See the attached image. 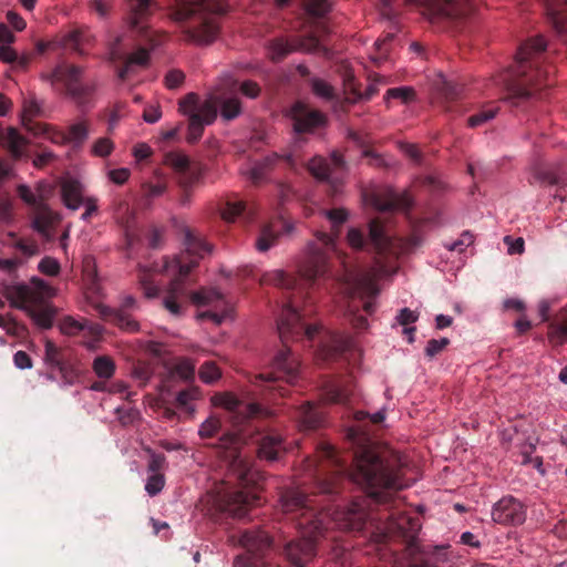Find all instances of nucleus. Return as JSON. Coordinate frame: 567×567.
<instances>
[{"label":"nucleus","instance_id":"41","mask_svg":"<svg viewBox=\"0 0 567 567\" xmlns=\"http://www.w3.org/2000/svg\"><path fill=\"white\" fill-rule=\"evenodd\" d=\"M89 135V127L85 123H75L69 126L66 134H59L63 141L80 146L84 143Z\"/></svg>","mask_w":567,"mask_h":567},{"label":"nucleus","instance_id":"26","mask_svg":"<svg viewBox=\"0 0 567 567\" xmlns=\"http://www.w3.org/2000/svg\"><path fill=\"white\" fill-rule=\"evenodd\" d=\"M216 120V105L213 102L202 103V114L192 115L188 118V133L186 140L194 144L198 142L204 133L205 125L212 124Z\"/></svg>","mask_w":567,"mask_h":567},{"label":"nucleus","instance_id":"50","mask_svg":"<svg viewBox=\"0 0 567 567\" xmlns=\"http://www.w3.org/2000/svg\"><path fill=\"white\" fill-rule=\"evenodd\" d=\"M13 247L22 254L24 260L40 254L39 245L34 239L18 238Z\"/></svg>","mask_w":567,"mask_h":567},{"label":"nucleus","instance_id":"34","mask_svg":"<svg viewBox=\"0 0 567 567\" xmlns=\"http://www.w3.org/2000/svg\"><path fill=\"white\" fill-rule=\"evenodd\" d=\"M379 89L378 85L372 83L367 86L364 92L362 93L355 82L352 74H348L346 79V101L350 104H353L360 100H370L372 96H374L378 93Z\"/></svg>","mask_w":567,"mask_h":567},{"label":"nucleus","instance_id":"58","mask_svg":"<svg viewBox=\"0 0 567 567\" xmlns=\"http://www.w3.org/2000/svg\"><path fill=\"white\" fill-rule=\"evenodd\" d=\"M239 92L248 99H257L261 93L260 85L252 80H245L241 83L237 82Z\"/></svg>","mask_w":567,"mask_h":567},{"label":"nucleus","instance_id":"23","mask_svg":"<svg viewBox=\"0 0 567 567\" xmlns=\"http://www.w3.org/2000/svg\"><path fill=\"white\" fill-rule=\"evenodd\" d=\"M120 38H116L115 41H113L110 44L109 48V60L113 63L123 61V66L118 69L117 76L120 80L124 81L128 78L130 73L133 70L134 65L144 66L148 62V51L145 49H138L136 52L125 55L120 50Z\"/></svg>","mask_w":567,"mask_h":567},{"label":"nucleus","instance_id":"18","mask_svg":"<svg viewBox=\"0 0 567 567\" xmlns=\"http://www.w3.org/2000/svg\"><path fill=\"white\" fill-rule=\"evenodd\" d=\"M491 515L496 524L518 526L526 520L527 506L520 499L506 495L493 505Z\"/></svg>","mask_w":567,"mask_h":567},{"label":"nucleus","instance_id":"22","mask_svg":"<svg viewBox=\"0 0 567 567\" xmlns=\"http://www.w3.org/2000/svg\"><path fill=\"white\" fill-rule=\"evenodd\" d=\"M251 439L260 460L278 461L287 451L284 437L272 430H257Z\"/></svg>","mask_w":567,"mask_h":567},{"label":"nucleus","instance_id":"5","mask_svg":"<svg viewBox=\"0 0 567 567\" xmlns=\"http://www.w3.org/2000/svg\"><path fill=\"white\" fill-rule=\"evenodd\" d=\"M546 50V41L542 37L528 40L518 48L515 63L503 75L507 95L514 105L529 100L534 91L542 86H550L554 74L551 65H544L542 53Z\"/></svg>","mask_w":567,"mask_h":567},{"label":"nucleus","instance_id":"44","mask_svg":"<svg viewBox=\"0 0 567 567\" xmlns=\"http://www.w3.org/2000/svg\"><path fill=\"white\" fill-rule=\"evenodd\" d=\"M421 567H452L449 559V547H436Z\"/></svg>","mask_w":567,"mask_h":567},{"label":"nucleus","instance_id":"36","mask_svg":"<svg viewBox=\"0 0 567 567\" xmlns=\"http://www.w3.org/2000/svg\"><path fill=\"white\" fill-rule=\"evenodd\" d=\"M61 196L64 205L76 210L82 204L81 186L76 181H66L61 186Z\"/></svg>","mask_w":567,"mask_h":567},{"label":"nucleus","instance_id":"33","mask_svg":"<svg viewBox=\"0 0 567 567\" xmlns=\"http://www.w3.org/2000/svg\"><path fill=\"white\" fill-rule=\"evenodd\" d=\"M189 299L198 307L210 306L214 309H221L225 305L223 295L216 289L203 288L196 292H192Z\"/></svg>","mask_w":567,"mask_h":567},{"label":"nucleus","instance_id":"17","mask_svg":"<svg viewBox=\"0 0 567 567\" xmlns=\"http://www.w3.org/2000/svg\"><path fill=\"white\" fill-rule=\"evenodd\" d=\"M346 162L343 155L337 151L331 154L329 162L322 157H313L308 163V171L317 179L329 184V192L332 196L337 195L341 186V179L337 176V172L343 171Z\"/></svg>","mask_w":567,"mask_h":567},{"label":"nucleus","instance_id":"21","mask_svg":"<svg viewBox=\"0 0 567 567\" xmlns=\"http://www.w3.org/2000/svg\"><path fill=\"white\" fill-rule=\"evenodd\" d=\"M237 86V81L227 78L217 87L216 92L205 102H213L216 105V112L218 107L220 110V116L225 121H231L241 114L243 107L241 102L237 96H228L231 94Z\"/></svg>","mask_w":567,"mask_h":567},{"label":"nucleus","instance_id":"53","mask_svg":"<svg viewBox=\"0 0 567 567\" xmlns=\"http://www.w3.org/2000/svg\"><path fill=\"white\" fill-rule=\"evenodd\" d=\"M245 210V204L241 200H228L220 210L221 218L226 221H234L236 217Z\"/></svg>","mask_w":567,"mask_h":567},{"label":"nucleus","instance_id":"40","mask_svg":"<svg viewBox=\"0 0 567 567\" xmlns=\"http://www.w3.org/2000/svg\"><path fill=\"white\" fill-rule=\"evenodd\" d=\"M4 142L13 157L19 158L28 144L27 138L17 128L10 127L4 136Z\"/></svg>","mask_w":567,"mask_h":567},{"label":"nucleus","instance_id":"48","mask_svg":"<svg viewBox=\"0 0 567 567\" xmlns=\"http://www.w3.org/2000/svg\"><path fill=\"white\" fill-rule=\"evenodd\" d=\"M44 361L56 369L65 362L62 358L61 348L56 347L51 340H47L44 344Z\"/></svg>","mask_w":567,"mask_h":567},{"label":"nucleus","instance_id":"14","mask_svg":"<svg viewBox=\"0 0 567 567\" xmlns=\"http://www.w3.org/2000/svg\"><path fill=\"white\" fill-rule=\"evenodd\" d=\"M240 544L246 548V554L236 557L234 567H265L264 556L271 547V538L267 532L245 530L240 537Z\"/></svg>","mask_w":567,"mask_h":567},{"label":"nucleus","instance_id":"10","mask_svg":"<svg viewBox=\"0 0 567 567\" xmlns=\"http://www.w3.org/2000/svg\"><path fill=\"white\" fill-rule=\"evenodd\" d=\"M83 70L73 64H59L51 72L42 75V79L51 82L54 86L62 83L65 94L78 105L84 106L94 92V85L82 82Z\"/></svg>","mask_w":567,"mask_h":567},{"label":"nucleus","instance_id":"47","mask_svg":"<svg viewBox=\"0 0 567 567\" xmlns=\"http://www.w3.org/2000/svg\"><path fill=\"white\" fill-rule=\"evenodd\" d=\"M195 362L190 359H181L172 369V374L177 375L184 381H192L195 378Z\"/></svg>","mask_w":567,"mask_h":567},{"label":"nucleus","instance_id":"51","mask_svg":"<svg viewBox=\"0 0 567 567\" xmlns=\"http://www.w3.org/2000/svg\"><path fill=\"white\" fill-rule=\"evenodd\" d=\"M59 328L63 334L76 336L78 333L86 329V324L85 322L75 320L71 316H66L61 319Z\"/></svg>","mask_w":567,"mask_h":567},{"label":"nucleus","instance_id":"45","mask_svg":"<svg viewBox=\"0 0 567 567\" xmlns=\"http://www.w3.org/2000/svg\"><path fill=\"white\" fill-rule=\"evenodd\" d=\"M179 112L187 116L202 114V104L199 103L198 95L195 93H188L179 101Z\"/></svg>","mask_w":567,"mask_h":567},{"label":"nucleus","instance_id":"39","mask_svg":"<svg viewBox=\"0 0 567 567\" xmlns=\"http://www.w3.org/2000/svg\"><path fill=\"white\" fill-rule=\"evenodd\" d=\"M18 194L20 198L31 206L33 209L40 204L44 203L48 198V194L45 190V186L42 184H39L37 194H34L31 188L27 185H20L18 187Z\"/></svg>","mask_w":567,"mask_h":567},{"label":"nucleus","instance_id":"49","mask_svg":"<svg viewBox=\"0 0 567 567\" xmlns=\"http://www.w3.org/2000/svg\"><path fill=\"white\" fill-rule=\"evenodd\" d=\"M311 90L315 95L324 99V100H333L334 99V89L331 84L321 80L319 78H311L309 80Z\"/></svg>","mask_w":567,"mask_h":567},{"label":"nucleus","instance_id":"32","mask_svg":"<svg viewBox=\"0 0 567 567\" xmlns=\"http://www.w3.org/2000/svg\"><path fill=\"white\" fill-rule=\"evenodd\" d=\"M547 11L553 28L567 40V0H551Z\"/></svg>","mask_w":567,"mask_h":567},{"label":"nucleus","instance_id":"25","mask_svg":"<svg viewBox=\"0 0 567 567\" xmlns=\"http://www.w3.org/2000/svg\"><path fill=\"white\" fill-rule=\"evenodd\" d=\"M371 203L380 212L406 210L412 204L408 193H398L393 189L373 194Z\"/></svg>","mask_w":567,"mask_h":567},{"label":"nucleus","instance_id":"35","mask_svg":"<svg viewBox=\"0 0 567 567\" xmlns=\"http://www.w3.org/2000/svg\"><path fill=\"white\" fill-rule=\"evenodd\" d=\"M92 41L89 30L75 29L63 37V45L76 51L79 54L85 53V47Z\"/></svg>","mask_w":567,"mask_h":567},{"label":"nucleus","instance_id":"38","mask_svg":"<svg viewBox=\"0 0 567 567\" xmlns=\"http://www.w3.org/2000/svg\"><path fill=\"white\" fill-rule=\"evenodd\" d=\"M534 177L542 183L559 186V188L556 190L554 197L558 198L560 202L566 200L567 192H566L565 187L560 186L564 184V179L561 176H559L558 174H556L553 171L538 169L535 173Z\"/></svg>","mask_w":567,"mask_h":567},{"label":"nucleus","instance_id":"30","mask_svg":"<svg viewBox=\"0 0 567 567\" xmlns=\"http://www.w3.org/2000/svg\"><path fill=\"white\" fill-rule=\"evenodd\" d=\"M281 159L286 161L290 167L296 166V161L291 154L281 156V155L274 153L269 156H266L261 161L256 162L254 164V166L250 168V179L252 181V183L254 184L261 183L266 178L267 174Z\"/></svg>","mask_w":567,"mask_h":567},{"label":"nucleus","instance_id":"12","mask_svg":"<svg viewBox=\"0 0 567 567\" xmlns=\"http://www.w3.org/2000/svg\"><path fill=\"white\" fill-rule=\"evenodd\" d=\"M431 21L462 19L474 12L475 0H406Z\"/></svg>","mask_w":567,"mask_h":567},{"label":"nucleus","instance_id":"55","mask_svg":"<svg viewBox=\"0 0 567 567\" xmlns=\"http://www.w3.org/2000/svg\"><path fill=\"white\" fill-rule=\"evenodd\" d=\"M165 485V477L163 473H155L151 474L147 477L146 484H145V491L150 496L157 495Z\"/></svg>","mask_w":567,"mask_h":567},{"label":"nucleus","instance_id":"7","mask_svg":"<svg viewBox=\"0 0 567 567\" xmlns=\"http://www.w3.org/2000/svg\"><path fill=\"white\" fill-rule=\"evenodd\" d=\"M51 293V287L41 278L33 277L31 286L27 284L9 285L4 296L11 307L23 310L41 329L48 330L53 326L55 309L50 306L37 307Z\"/></svg>","mask_w":567,"mask_h":567},{"label":"nucleus","instance_id":"16","mask_svg":"<svg viewBox=\"0 0 567 567\" xmlns=\"http://www.w3.org/2000/svg\"><path fill=\"white\" fill-rule=\"evenodd\" d=\"M137 308V301L132 296H125L122 299L120 307L116 309L104 305H99L96 307L97 312L102 319L128 333H135L140 331V323L132 316V311L136 310Z\"/></svg>","mask_w":567,"mask_h":567},{"label":"nucleus","instance_id":"4","mask_svg":"<svg viewBox=\"0 0 567 567\" xmlns=\"http://www.w3.org/2000/svg\"><path fill=\"white\" fill-rule=\"evenodd\" d=\"M218 446L221 457L228 463L230 475L241 488L224 487L208 492L202 499L203 511L215 522L241 518L258 504L260 497L256 492L264 480V474L255 468L243 453L241 435L226 433L219 439Z\"/></svg>","mask_w":567,"mask_h":567},{"label":"nucleus","instance_id":"56","mask_svg":"<svg viewBox=\"0 0 567 567\" xmlns=\"http://www.w3.org/2000/svg\"><path fill=\"white\" fill-rule=\"evenodd\" d=\"M140 282L146 298H154L158 295L159 288L155 285L151 272L141 271Z\"/></svg>","mask_w":567,"mask_h":567},{"label":"nucleus","instance_id":"13","mask_svg":"<svg viewBox=\"0 0 567 567\" xmlns=\"http://www.w3.org/2000/svg\"><path fill=\"white\" fill-rule=\"evenodd\" d=\"M348 241L355 249L367 248L375 251L381 257H388L395 254L393 240L385 234L382 223L379 219H372L369 224V236L364 237L362 231L352 228L348 233Z\"/></svg>","mask_w":567,"mask_h":567},{"label":"nucleus","instance_id":"1","mask_svg":"<svg viewBox=\"0 0 567 567\" xmlns=\"http://www.w3.org/2000/svg\"><path fill=\"white\" fill-rule=\"evenodd\" d=\"M326 214L332 224V234L324 231L316 234V240L308 244L306 254L297 266V277L276 269L265 272L260 278L262 285H274L291 291L277 322L284 348L272 359L270 370L256 374L251 381L254 385L261 388L260 395L266 402H275L277 396L284 398L287 390L279 382L292 383L298 377L299 361L288 348V341L306 339L315 342L319 339L318 346L326 360H348L349 355H353L357 351L350 336L323 331L321 324L306 321L316 312L309 288L326 274L328 251L334 248L340 226L348 217L347 212L341 208L328 210Z\"/></svg>","mask_w":567,"mask_h":567},{"label":"nucleus","instance_id":"37","mask_svg":"<svg viewBox=\"0 0 567 567\" xmlns=\"http://www.w3.org/2000/svg\"><path fill=\"white\" fill-rule=\"evenodd\" d=\"M130 12H131V23L133 27H138L141 21L151 14L155 0H127Z\"/></svg>","mask_w":567,"mask_h":567},{"label":"nucleus","instance_id":"54","mask_svg":"<svg viewBox=\"0 0 567 567\" xmlns=\"http://www.w3.org/2000/svg\"><path fill=\"white\" fill-rule=\"evenodd\" d=\"M221 422L218 417L210 416L199 427V436L203 439L213 437L220 430Z\"/></svg>","mask_w":567,"mask_h":567},{"label":"nucleus","instance_id":"29","mask_svg":"<svg viewBox=\"0 0 567 567\" xmlns=\"http://www.w3.org/2000/svg\"><path fill=\"white\" fill-rule=\"evenodd\" d=\"M391 529L403 538L410 549L416 546L417 534L421 529L419 518L400 515L391 523Z\"/></svg>","mask_w":567,"mask_h":567},{"label":"nucleus","instance_id":"19","mask_svg":"<svg viewBox=\"0 0 567 567\" xmlns=\"http://www.w3.org/2000/svg\"><path fill=\"white\" fill-rule=\"evenodd\" d=\"M163 162L174 169L182 189H192L202 178L200 166L192 164L184 153L168 152L164 155Z\"/></svg>","mask_w":567,"mask_h":567},{"label":"nucleus","instance_id":"27","mask_svg":"<svg viewBox=\"0 0 567 567\" xmlns=\"http://www.w3.org/2000/svg\"><path fill=\"white\" fill-rule=\"evenodd\" d=\"M293 417L299 430L311 431L323 424L324 413L317 405L307 401L295 411Z\"/></svg>","mask_w":567,"mask_h":567},{"label":"nucleus","instance_id":"46","mask_svg":"<svg viewBox=\"0 0 567 567\" xmlns=\"http://www.w3.org/2000/svg\"><path fill=\"white\" fill-rule=\"evenodd\" d=\"M394 39V33L389 32L384 35L382 39H378L374 43L375 47V54L371 55V60L377 64L380 65L382 62H384L388 59V54L390 51V43Z\"/></svg>","mask_w":567,"mask_h":567},{"label":"nucleus","instance_id":"20","mask_svg":"<svg viewBox=\"0 0 567 567\" xmlns=\"http://www.w3.org/2000/svg\"><path fill=\"white\" fill-rule=\"evenodd\" d=\"M298 134L313 133L327 124V116L301 101L295 102L288 113Z\"/></svg>","mask_w":567,"mask_h":567},{"label":"nucleus","instance_id":"31","mask_svg":"<svg viewBox=\"0 0 567 567\" xmlns=\"http://www.w3.org/2000/svg\"><path fill=\"white\" fill-rule=\"evenodd\" d=\"M60 220V217L54 213L48 204L40 203L33 209V228L41 235L47 236L50 228Z\"/></svg>","mask_w":567,"mask_h":567},{"label":"nucleus","instance_id":"59","mask_svg":"<svg viewBox=\"0 0 567 567\" xmlns=\"http://www.w3.org/2000/svg\"><path fill=\"white\" fill-rule=\"evenodd\" d=\"M496 115V109H487L477 112L476 114L470 116L467 118V124L470 127H477L486 123L487 121L494 118Z\"/></svg>","mask_w":567,"mask_h":567},{"label":"nucleus","instance_id":"24","mask_svg":"<svg viewBox=\"0 0 567 567\" xmlns=\"http://www.w3.org/2000/svg\"><path fill=\"white\" fill-rule=\"evenodd\" d=\"M353 395L351 379H338L324 381L321 389V400L326 403L346 404Z\"/></svg>","mask_w":567,"mask_h":567},{"label":"nucleus","instance_id":"2","mask_svg":"<svg viewBox=\"0 0 567 567\" xmlns=\"http://www.w3.org/2000/svg\"><path fill=\"white\" fill-rule=\"evenodd\" d=\"M405 465L402 456L389 449L365 445L353 454H340L324 442L305 460L306 471L315 481L313 495L331 496L340 493L342 484H355L377 504H388L410 485L404 478Z\"/></svg>","mask_w":567,"mask_h":567},{"label":"nucleus","instance_id":"61","mask_svg":"<svg viewBox=\"0 0 567 567\" xmlns=\"http://www.w3.org/2000/svg\"><path fill=\"white\" fill-rule=\"evenodd\" d=\"M114 148L113 142L107 137H101L92 146V153L95 156L105 157L109 156Z\"/></svg>","mask_w":567,"mask_h":567},{"label":"nucleus","instance_id":"57","mask_svg":"<svg viewBox=\"0 0 567 567\" xmlns=\"http://www.w3.org/2000/svg\"><path fill=\"white\" fill-rule=\"evenodd\" d=\"M399 99L404 103H409L414 100L415 91L409 86L393 87L386 91L385 99Z\"/></svg>","mask_w":567,"mask_h":567},{"label":"nucleus","instance_id":"28","mask_svg":"<svg viewBox=\"0 0 567 567\" xmlns=\"http://www.w3.org/2000/svg\"><path fill=\"white\" fill-rule=\"evenodd\" d=\"M168 276L171 277V282L167 295L163 300V305L172 315L178 317L182 315V306L178 300L188 296L185 287L186 278L179 277V275Z\"/></svg>","mask_w":567,"mask_h":567},{"label":"nucleus","instance_id":"63","mask_svg":"<svg viewBox=\"0 0 567 567\" xmlns=\"http://www.w3.org/2000/svg\"><path fill=\"white\" fill-rule=\"evenodd\" d=\"M200 396V391L198 388H189L178 392L176 396V402L179 408H187L190 401L197 400Z\"/></svg>","mask_w":567,"mask_h":567},{"label":"nucleus","instance_id":"6","mask_svg":"<svg viewBox=\"0 0 567 567\" xmlns=\"http://www.w3.org/2000/svg\"><path fill=\"white\" fill-rule=\"evenodd\" d=\"M172 8L173 19L184 24L186 41L208 44L217 38V19L226 11L224 0H174Z\"/></svg>","mask_w":567,"mask_h":567},{"label":"nucleus","instance_id":"8","mask_svg":"<svg viewBox=\"0 0 567 567\" xmlns=\"http://www.w3.org/2000/svg\"><path fill=\"white\" fill-rule=\"evenodd\" d=\"M184 246L185 250L179 255L163 257L162 264L155 265L153 271L187 278L190 270L198 265L199 259L212 250V246L205 238L190 228L184 229Z\"/></svg>","mask_w":567,"mask_h":567},{"label":"nucleus","instance_id":"43","mask_svg":"<svg viewBox=\"0 0 567 567\" xmlns=\"http://www.w3.org/2000/svg\"><path fill=\"white\" fill-rule=\"evenodd\" d=\"M92 369L101 379H111L115 372V363L107 355L96 357L93 361Z\"/></svg>","mask_w":567,"mask_h":567},{"label":"nucleus","instance_id":"60","mask_svg":"<svg viewBox=\"0 0 567 567\" xmlns=\"http://www.w3.org/2000/svg\"><path fill=\"white\" fill-rule=\"evenodd\" d=\"M132 375L140 382L141 386H145L153 375V370L148 364L138 363L133 368Z\"/></svg>","mask_w":567,"mask_h":567},{"label":"nucleus","instance_id":"9","mask_svg":"<svg viewBox=\"0 0 567 567\" xmlns=\"http://www.w3.org/2000/svg\"><path fill=\"white\" fill-rule=\"evenodd\" d=\"M379 293V288L373 278L362 275L353 278L347 286V295L349 305L347 307V316L357 330H365L368 328V319L359 313V306L355 300L362 303L365 313L371 315L375 310L374 298Z\"/></svg>","mask_w":567,"mask_h":567},{"label":"nucleus","instance_id":"64","mask_svg":"<svg viewBox=\"0 0 567 567\" xmlns=\"http://www.w3.org/2000/svg\"><path fill=\"white\" fill-rule=\"evenodd\" d=\"M450 343V340L447 338H441V339H431L427 341V344L425 347V355L429 358H434L436 354L442 352Z\"/></svg>","mask_w":567,"mask_h":567},{"label":"nucleus","instance_id":"52","mask_svg":"<svg viewBox=\"0 0 567 567\" xmlns=\"http://www.w3.org/2000/svg\"><path fill=\"white\" fill-rule=\"evenodd\" d=\"M199 378L205 383H213L221 377L220 369L213 361H206L198 371Z\"/></svg>","mask_w":567,"mask_h":567},{"label":"nucleus","instance_id":"42","mask_svg":"<svg viewBox=\"0 0 567 567\" xmlns=\"http://www.w3.org/2000/svg\"><path fill=\"white\" fill-rule=\"evenodd\" d=\"M278 236L279 234L272 228V225H265L256 239L255 246L257 250L260 252L269 250L276 245Z\"/></svg>","mask_w":567,"mask_h":567},{"label":"nucleus","instance_id":"11","mask_svg":"<svg viewBox=\"0 0 567 567\" xmlns=\"http://www.w3.org/2000/svg\"><path fill=\"white\" fill-rule=\"evenodd\" d=\"M266 50L267 56L276 63L296 51L322 55H328L329 53V50L312 33L303 37H292L290 40L284 37L274 38L269 40Z\"/></svg>","mask_w":567,"mask_h":567},{"label":"nucleus","instance_id":"15","mask_svg":"<svg viewBox=\"0 0 567 567\" xmlns=\"http://www.w3.org/2000/svg\"><path fill=\"white\" fill-rule=\"evenodd\" d=\"M213 403L227 410L231 414L236 426L254 417H269L274 415V412L268 408H264L256 402L245 403L235 394L228 392L214 395Z\"/></svg>","mask_w":567,"mask_h":567},{"label":"nucleus","instance_id":"62","mask_svg":"<svg viewBox=\"0 0 567 567\" xmlns=\"http://www.w3.org/2000/svg\"><path fill=\"white\" fill-rule=\"evenodd\" d=\"M38 269L47 276H56L60 272V264L55 258L44 257L39 262Z\"/></svg>","mask_w":567,"mask_h":567},{"label":"nucleus","instance_id":"3","mask_svg":"<svg viewBox=\"0 0 567 567\" xmlns=\"http://www.w3.org/2000/svg\"><path fill=\"white\" fill-rule=\"evenodd\" d=\"M323 501L311 498L303 489L289 488L280 495V506L290 515L301 537L289 542L285 555L293 567H305L317 554V543L329 526L343 532H361L368 519L365 499L358 498L347 506L326 512Z\"/></svg>","mask_w":567,"mask_h":567}]
</instances>
